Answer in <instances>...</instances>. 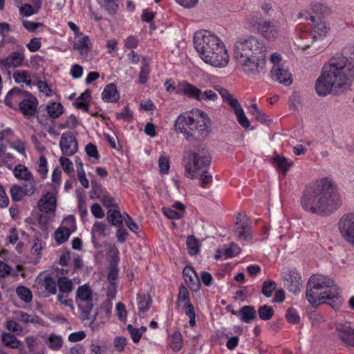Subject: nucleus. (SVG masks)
Instances as JSON below:
<instances>
[{"label":"nucleus","instance_id":"1","mask_svg":"<svg viewBox=\"0 0 354 354\" xmlns=\"http://www.w3.org/2000/svg\"><path fill=\"white\" fill-rule=\"evenodd\" d=\"M354 80V64L346 57L337 54L326 62L315 84L319 96L348 90Z\"/></svg>","mask_w":354,"mask_h":354},{"label":"nucleus","instance_id":"2","mask_svg":"<svg viewBox=\"0 0 354 354\" xmlns=\"http://www.w3.org/2000/svg\"><path fill=\"white\" fill-rule=\"evenodd\" d=\"M301 204L307 212L326 215L337 209L339 205V198L332 181L328 178H323L306 187Z\"/></svg>","mask_w":354,"mask_h":354},{"label":"nucleus","instance_id":"3","mask_svg":"<svg viewBox=\"0 0 354 354\" xmlns=\"http://www.w3.org/2000/svg\"><path fill=\"white\" fill-rule=\"evenodd\" d=\"M234 57L248 75H256L266 66V47L263 41L250 37L235 44Z\"/></svg>","mask_w":354,"mask_h":354},{"label":"nucleus","instance_id":"4","mask_svg":"<svg viewBox=\"0 0 354 354\" xmlns=\"http://www.w3.org/2000/svg\"><path fill=\"white\" fill-rule=\"evenodd\" d=\"M194 46L200 57L214 67H225L230 56L223 41L214 33L200 30L194 33Z\"/></svg>","mask_w":354,"mask_h":354},{"label":"nucleus","instance_id":"5","mask_svg":"<svg viewBox=\"0 0 354 354\" xmlns=\"http://www.w3.org/2000/svg\"><path fill=\"white\" fill-rule=\"evenodd\" d=\"M211 125L208 115L198 109L180 114L174 122L176 131L189 141L205 139L211 131Z\"/></svg>","mask_w":354,"mask_h":354},{"label":"nucleus","instance_id":"6","mask_svg":"<svg viewBox=\"0 0 354 354\" xmlns=\"http://www.w3.org/2000/svg\"><path fill=\"white\" fill-rule=\"evenodd\" d=\"M339 295L334 281L322 274L312 275L307 283L306 297L313 307H317L321 304L328 303Z\"/></svg>","mask_w":354,"mask_h":354},{"label":"nucleus","instance_id":"7","mask_svg":"<svg viewBox=\"0 0 354 354\" xmlns=\"http://www.w3.org/2000/svg\"><path fill=\"white\" fill-rule=\"evenodd\" d=\"M211 162L212 156L205 145L201 144L186 151L183 159L186 177L196 178L201 171L209 167Z\"/></svg>","mask_w":354,"mask_h":354},{"label":"nucleus","instance_id":"8","mask_svg":"<svg viewBox=\"0 0 354 354\" xmlns=\"http://www.w3.org/2000/svg\"><path fill=\"white\" fill-rule=\"evenodd\" d=\"M176 94L185 95L189 99L198 102H215L218 100V95L212 89H206L203 91L196 86L183 80L178 83V88Z\"/></svg>","mask_w":354,"mask_h":354},{"label":"nucleus","instance_id":"9","mask_svg":"<svg viewBox=\"0 0 354 354\" xmlns=\"http://www.w3.org/2000/svg\"><path fill=\"white\" fill-rule=\"evenodd\" d=\"M219 94L223 98V101L227 102L229 106L234 110L235 115H236L238 122L243 128H248L250 125V120L246 117L241 105L239 102L236 98H234L233 95L230 93L228 90L225 88H220L218 89Z\"/></svg>","mask_w":354,"mask_h":354},{"label":"nucleus","instance_id":"10","mask_svg":"<svg viewBox=\"0 0 354 354\" xmlns=\"http://www.w3.org/2000/svg\"><path fill=\"white\" fill-rule=\"evenodd\" d=\"M91 199H99L102 204L106 208H118L116 198L102 186L100 183L91 182V189L89 192Z\"/></svg>","mask_w":354,"mask_h":354},{"label":"nucleus","instance_id":"11","mask_svg":"<svg viewBox=\"0 0 354 354\" xmlns=\"http://www.w3.org/2000/svg\"><path fill=\"white\" fill-rule=\"evenodd\" d=\"M338 227L345 241L354 246V214L344 215L338 223Z\"/></svg>","mask_w":354,"mask_h":354},{"label":"nucleus","instance_id":"12","mask_svg":"<svg viewBox=\"0 0 354 354\" xmlns=\"http://www.w3.org/2000/svg\"><path fill=\"white\" fill-rule=\"evenodd\" d=\"M234 234L237 240L243 245H246L253 242V232L250 225H249L244 218L241 219L236 217V221L234 227Z\"/></svg>","mask_w":354,"mask_h":354},{"label":"nucleus","instance_id":"13","mask_svg":"<svg viewBox=\"0 0 354 354\" xmlns=\"http://www.w3.org/2000/svg\"><path fill=\"white\" fill-rule=\"evenodd\" d=\"M250 23L255 26L257 25V30L267 40H274L277 38L279 33L278 27L270 21H258L256 17L250 19Z\"/></svg>","mask_w":354,"mask_h":354},{"label":"nucleus","instance_id":"14","mask_svg":"<svg viewBox=\"0 0 354 354\" xmlns=\"http://www.w3.org/2000/svg\"><path fill=\"white\" fill-rule=\"evenodd\" d=\"M75 225V218L73 216L66 217L62 225L55 231V239L58 245L66 242L73 231Z\"/></svg>","mask_w":354,"mask_h":354},{"label":"nucleus","instance_id":"15","mask_svg":"<svg viewBox=\"0 0 354 354\" xmlns=\"http://www.w3.org/2000/svg\"><path fill=\"white\" fill-rule=\"evenodd\" d=\"M38 104L37 98L29 92L22 102H21L17 111H19L26 118H30L37 113Z\"/></svg>","mask_w":354,"mask_h":354},{"label":"nucleus","instance_id":"16","mask_svg":"<svg viewBox=\"0 0 354 354\" xmlns=\"http://www.w3.org/2000/svg\"><path fill=\"white\" fill-rule=\"evenodd\" d=\"M93 297V290L89 286L84 284L78 287L75 300L80 308H81L80 302H86V306L82 310V313L89 315L93 305L91 304Z\"/></svg>","mask_w":354,"mask_h":354},{"label":"nucleus","instance_id":"17","mask_svg":"<svg viewBox=\"0 0 354 354\" xmlns=\"http://www.w3.org/2000/svg\"><path fill=\"white\" fill-rule=\"evenodd\" d=\"M59 146L62 153L66 156L75 154L78 150L76 138L71 131L65 132L62 135Z\"/></svg>","mask_w":354,"mask_h":354},{"label":"nucleus","instance_id":"18","mask_svg":"<svg viewBox=\"0 0 354 354\" xmlns=\"http://www.w3.org/2000/svg\"><path fill=\"white\" fill-rule=\"evenodd\" d=\"M37 286L39 289L43 290L44 297H47L55 295L57 292V283L53 277L49 274H40L37 278Z\"/></svg>","mask_w":354,"mask_h":354},{"label":"nucleus","instance_id":"19","mask_svg":"<svg viewBox=\"0 0 354 354\" xmlns=\"http://www.w3.org/2000/svg\"><path fill=\"white\" fill-rule=\"evenodd\" d=\"M29 92L21 88L15 87L7 93L5 97V104L8 107L17 110L21 102L26 97Z\"/></svg>","mask_w":354,"mask_h":354},{"label":"nucleus","instance_id":"20","mask_svg":"<svg viewBox=\"0 0 354 354\" xmlns=\"http://www.w3.org/2000/svg\"><path fill=\"white\" fill-rule=\"evenodd\" d=\"M281 60V55L279 53H274L270 57V61L274 64L271 70V77L274 81H278L287 85L288 82V73L286 70L281 69L278 66L280 61Z\"/></svg>","mask_w":354,"mask_h":354},{"label":"nucleus","instance_id":"21","mask_svg":"<svg viewBox=\"0 0 354 354\" xmlns=\"http://www.w3.org/2000/svg\"><path fill=\"white\" fill-rule=\"evenodd\" d=\"M24 51V48L21 47L17 51L11 52L6 57L1 59V64L6 68L21 66L25 59Z\"/></svg>","mask_w":354,"mask_h":354},{"label":"nucleus","instance_id":"22","mask_svg":"<svg viewBox=\"0 0 354 354\" xmlns=\"http://www.w3.org/2000/svg\"><path fill=\"white\" fill-rule=\"evenodd\" d=\"M185 283L192 292H198L201 288V283L196 272L191 266H186L183 270Z\"/></svg>","mask_w":354,"mask_h":354},{"label":"nucleus","instance_id":"23","mask_svg":"<svg viewBox=\"0 0 354 354\" xmlns=\"http://www.w3.org/2000/svg\"><path fill=\"white\" fill-rule=\"evenodd\" d=\"M38 207L42 212H55L57 207V200L55 195L51 192H47L38 201Z\"/></svg>","mask_w":354,"mask_h":354},{"label":"nucleus","instance_id":"24","mask_svg":"<svg viewBox=\"0 0 354 354\" xmlns=\"http://www.w3.org/2000/svg\"><path fill=\"white\" fill-rule=\"evenodd\" d=\"M336 330L342 342L354 347V328L347 324H338L336 326Z\"/></svg>","mask_w":354,"mask_h":354},{"label":"nucleus","instance_id":"25","mask_svg":"<svg viewBox=\"0 0 354 354\" xmlns=\"http://www.w3.org/2000/svg\"><path fill=\"white\" fill-rule=\"evenodd\" d=\"M313 32L321 37H326L330 28L329 25L320 17L310 15L309 17Z\"/></svg>","mask_w":354,"mask_h":354},{"label":"nucleus","instance_id":"26","mask_svg":"<svg viewBox=\"0 0 354 354\" xmlns=\"http://www.w3.org/2000/svg\"><path fill=\"white\" fill-rule=\"evenodd\" d=\"M120 97L119 91L114 83H109L106 85L102 92V100L106 103H115Z\"/></svg>","mask_w":354,"mask_h":354},{"label":"nucleus","instance_id":"27","mask_svg":"<svg viewBox=\"0 0 354 354\" xmlns=\"http://www.w3.org/2000/svg\"><path fill=\"white\" fill-rule=\"evenodd\" d=\"M303 287L301 277L297 270L293 269L289 272V292L297 295Z\"/></svg>","mask_w":354,"mask_h":354},{"label":"nucleus","instance_id":"28","mask_svg":"<svg viewBox=\"0 0 354 354\" xmlns=\"http://www.w3.org/2000/svg\"><path fill=\"white\" fill-rule=\"evenodd\" d=\"M237 316L241 322L249 324L257 319V311L254 306L245 305L239 309Z\"/></svg>","mask_w":354,"mask_h":354},{"label":"nucleus","instance_id":"29","mask_svg":"<svg viewBox=\"0 0 354 354\" xmlns=\"http://www.w3.org/2000/svg\"><path fill=\"white\" fill-rule=\"evenodd\" d=\"M90 39L87 35H83L81 38L75 40L73 48L79 52L81 56L86 57L90 51Z\"/></svg>","mask_w":354,"mask_h":354},{"label":"nucleus","instance_id":"30","mask_svg":"<svg viewBox=\"0 0 354 354\" xmlns=\"http://www.w3.org/2000/svg\"><path fill=\"white\" fill-rule=\"evenodd\" d=\"M315 38V36H312L310 32L304 31L296 37L294 43L299 48L306 50L310 46Z\"/></svg>","mask_w":354,"mask_h":354},{"label":"nucleus","instance_id":"31","mask_svg":"<svg viewBox=\"0 0 354 354\" xmlns=\"http://www.w3.org/2000/svg\"><path fill=\"white\" fill-rule=\"evenodd\" d=\"M151 59L148 57H142L141 59L140 71L138 76V82L140 84H145L149 79L151 73Z\"/></svg>","mask_w":354,"mask_h":354},{"label":"nucleus","instance_id":"32","mask_svg":"<svg viewBox=\"0 0 354 354\" xmlns=\"http://www.w3.org/2000/svg\"><path fill=\"white\" fill-rule=\"evenodd\" d=\"M191 302L190 294L187 288L183 284L180 285L178 287V293L177 295L176 307L180 308L183 306H185V304H189Z\"/></svg>","mask_w":354,"mask_h":354},{"label":"nucleus","instance_id":"33","mask_svg":"<svg viewBox=\"0 0 354 354\" xmlns=\"http://www.w3.org/2000/svg\"><path fill=\"white\" fill-rule=\"evenodd\" d=\"M138 308L140 312L146 313L150 308L152 299L149 294L141 295L138 293L136 295Z\"/></svg>","mask_w":354,"mask_h":354},{"label":"nucleus","instance_id":"34","mask_svg":"<svg viewBox=\"0 0 354 354\" xmlns=\"http://www.w3.org/2000/svg\"><path fill=\"white\" fill-rule=\"evenodd\" d=\"M107 220L111 225L119 226L122 225L123 220L120 210L118 208L109 209L106 213Z\"/></svg>","mask_w":354,"mask_h":354},{"label":"nucleus","instance_id":"35","mask_svg":"<svg viewBox=\"0 0 354 354\" xmlns=\"http://www.w3.org/2000/svg\"><path fill=\"white\" fill-rule=\"evenodd\" d=\"M14 176L17 179H22L24 180H31L33 175L30 172L28 168L21 164L17 165L13 170Z\"/></svg>","mask_w":354,"mask_h":354},{"label":"nucleus","instance_id":"36","mask_svg":"<svg viewBox=\"0 0 354 354\" xmlns=\"http://www.w3.org/2000/svg\"><path fill=\"white\" fill-rule=\"evenodd\" d=\"M1 340L3 344L10 348H18L21 346V342L12 334L3 333Z\"/></svg>","mask_w":354,"mask_h":354},{"label":"nucleus","instance_id":"37","mask_svg":"<svg viewBox=\"0 0 354 354\" xmlns=\"http://www.w3.org/2000/svg\"><path fill=\"white\" fill-rule=\"evenodd\" d=\"M310 10L313 13L320 15H328L331 12L330 7L326 3L319 1L312 2Z\"/></svg>","mask_w":354,"mask_h":354},{"label":"nucleus","instance_id":"38","mask_svg":"<svg viewBox=\"0 0 354 354\" xmlns=\"http://www.w3.org/2000/svg\"><path fill=\"white\" fill-rule=\"evenodd\" d=\"M183 336L179 330H175L171 337L169 346L175 353L179 352L183 348Z\"/></svg>","mask_w":354,"mask_h":354},{"label":"nucleus","instance_id":"39","mask_svg":"<svg viewBox=\"0 0 354 354\" xmlns=\"http://www.w3.org/2000/svg\"><path fill=\"white\" fill-rule=\"evenodd\" d=\"M13 79L16 83H25L26 85H31L32 80L29 71L26 70L17 71L13 73Z\"/></svg>","mask_w":354,"mask_h":354},{"label":"nucleus","instance_id":"40","mask_svg":"<svg viewBox=\"0 0 354 354\" xmlns=\"http://www.w3.org/2000/svg\"><path fill=\"white\" fill-rule=\"evenodd\" d=\"M46 111L51 118L56 119L63 113V106L60 103L52 102L47 105Z\"/></svg>","mask_w":354,"mask_h":354},{"label":"nucleus","instance_id":"41","mask_svg":"<svg viewBox=\"0 0 354 354\" xmlns=\"http://www.w3.org/2000/svg\"><path fill=\"white\" fill-rule=\"evenodd\" d=\"M46 344L52 351H59L63 346V339L62 336L52 333L49 335Z\"/></svg>","mask_w":354,"mask_h":354},{"label":"nucleus","instance_id":"42","mask_svg":"<svg viewBox=\"0 0 354 354\" xmlns=\"http://www.w3.org/2000/svg\"><path fill=\"white\" fill-rule=\"evenodd\" d=\"M56 283L59 292L62 293H68L73 290V283L71 280L66 277H59Z\"/></svg>","mask_w":354,"mask_h":354},{"label":"nucleus","instance_id":"43","mask_svg":"<svg viewBox=\"0 0 354 354\" xmlns=\"http://www.w3.org/2000/svg\"><path fill=\"white\" fill-rule=\"evenodd\" d=\"M106 224L103 222L96 221L93 224L91 230L92 234V241H94L95 235L97 234L102 237L106 236L107 234L106 232Z\"/></svg>","mask_w":354,"mask_h":354},{"label":"nucleus","instance_id":"44","mask_svg":"<svg viewBox=\"0 0 354 354\" xmlns=\"http://www.w3.org/2000/svg\"><path fill=\"white\" fill-rule=\"evenodd\" d=\"M277 289V283L272 280H266L263 281L261 288V293L266 297H271L273 292Z\"/></svg>","mask_w":354,"mask_h":354},{"label":"nucleus","instance_id":"45","mask_svg":"<svg viewBox=\"0 0 354 354\" xmlns=\"http://www.w3.org/2000/svg\"><path fill=\"white\" fill-rule=\"evenodd\" d=\"M187 248L189 255H196L199 251L198 240L194 235L189 236L187 239Z\"/></svg>","mask_w":354,"mask_h":354},{"label":"nucleus","instance_id":"46","mask_svg":"<svg viewBox=\"0 0 354 354\" xmlns=\"http://www.w3.org/2000/svg\"><path fill=\"white\" fill-rule=\"evenodd\" d=\"M258 315L261 319L268 321L274 315V310L271 306L265 304L259 307Z\"/></svg>","mask_w":354,"mask_h":354},{"label":"nucleus","instance_id":"47","mask_svg":"<svg viewBox=\"0 0 354 354\" xmlns=\"http://www.w3.org/2000/svg\"><path fill=\"white\" fill-rule=\"evenodd\" d=\"M16 292L18 297L24 302L29 303L32 301V295L30 290L23 286H20L17 288Z\"/></svg>","mask_w":354,"mask_h":354},{"label":"nucleus","instance_id":"48","mask_svg":"<svg viewBox=\"0 0 354 354\" xmlns=\"http://www.w3.org/2000/svg\"><path fill=\"white\" fill-rule=\"evenodd\" d=\"M272 163L279 171H281L283 175L286 174L288 170V162L284 157L276 155L272 158Z\"/></svg>","mask_w":354,"mask_h":354},{"label":"nucleus","instance_id":"49","mask_svg":"<svg viewBox=\"0 0 354 354\" xmlns=\"http://www.w3.org/2000/svg\"><path fill=\"white\" fill-rule=\"evenodd\" d=\"M18 319L21 321L25 324L32 323V324H38L39 320L41 319L39 316L34 315L32 316L24 311H19L18 313Z\"/></svg>","mask_w":354,"mask_h":354},{"label":"nucleus","instance_id":"50","mask_svg":"<svg viewBox=\"0 0 354 354\" xmlns=\"http://www.w3.org/2000/svg\"><path fill=\"white\" fill-rule=\"evenodd\" d=\"M10 194L13 201H20L25 194L21 186L14 185L10 187Z\"/></svg>","mask_w":354,"mask_h":354},{"label":"nucleus","instance_id":"51","mask_svg":"<svg viewBox=\"0 0 354 354\" xmlns=\"http://www.w3.org/2000/svg\"><path fill=\"white\" fill-rule=\"evenodd\" d=\"M119 270L116 265H111L109 269L107 280L110 285H117Z\"/></svg>","mask_w":354,"mask_h":354},{"label":"nucleus","instance_id":"52","mask_svg":"<svg viewBox=\"0 0 354 354\" xmlns=\"http://www.w3.org/2000/svg\"><path fill=\"white\" fill-rule=\"evenodd\" d=\"M200 185L202 188H208L212 183V176L209 174L206 169L200 171Z\"/></svg>","mask_w":354,"mask_h":354},{"label":"nucleus","instance_id":"53","mask_svg":"<svg viewBox=\"0 0 354 354\" xmlns=\"http://www.w3.org/2000/svg\"><path fill=\"white\" fill-rule=\"evenodd\" d=\"M158 167L160 174H167L170 168L169 158L165 155H161L158 159Z\"/></svg>","mask_w":354,"mask_h":354},{"label":"nucleus","instance_id":"54","mask_svg":"<svg viewBox=\"0 0 354 354\" xmlns=\"http://www.w3.org/2000/svg\"><path fill=\"white\" fill-rule=\"evenodd\" d=\"M37 172L41 176L42 178L46 177L48 173V162L44 156H41L38 162Z\"/></svg>","mask_w":354,"mask_h":354},{"label":"nucleus","instance_id":"55","mask_svg":"<svg viewBox=\"0 0 354 354\" xmlns=\"http://www.w3.org/2000/svg\"><path fill=\"white\" fill-rule=\"evenodd\" d=\"M77 178L80 180L81 185L84 188H88L89 187V181L86 178L85 171L83 169V164L82 162H80L79 165L77 167Z\"/></svg>","mask_w":354,"mask_h":354},{"label":"nucleus","instance_id":"56","mask_svg":"<svg viewBox=\"0 0 354 354\" xmlns=\"http://www.w3.org/2000/svg\"><path fill=\"white\" fill-rule=\"evenodd\" d=\"M162 212L163 214L169 219L178 220L183 217V215L182 214H180L178 211H176V209H174L171 207H162Z\"/></svg>","mask_w":354,"mask_h":354},{"label":"nucleus","instance_id":"57","mask_svg":"<svg viewBox=\"0 0 354 354\" xmlns=\"http://www.w3.org/2000/svg\"><path fill=\"white\" fill-rule=\"evenodd\" d=\"M139 45V39L138 37L134 35H129L126 39L124 40V48L130 49L131 50L136 48Z\"/></svg>","mask_w":354,"mask_h":354},{"label":"nucleus","instance_id":"58","mask_svg":"<svg viewBox=\"0 0 354 354\" xmlns=\"http://www.w3.org/2000/svg\"><path fill=\"white\" fill-rule=\"evenodd\" d=\"M116 314L120 322H124L127 317V310L125 305L122 302H118L115 306Z\"/></svg>","mask_w":354,"mask_h":354},{"label":"nucleus","instance_id":"59","mask_svg":"<svg viewBox=\"0 0 354 354\" xmlns=\"http://www.w3.org/2000/svg\"><path fill=\"white\" fill-rule=\"evenodd\" d=\"M26 183L21 186L23 192L26 196H31L35 191V181L34 177L31 180H25Z\"/></svg>","mask_w":354,"mask_h":354},{"label":"nucleus","instance_id":"60","mask_svg":"<svg viewBox=\"0 0 354 354\" xmlns=\"http://www.w3.org/2000/svg\"><path fill=\"white\" fill-rule=\"evenodd\" d=\"M85 151L90 158H93L95 160H99L100 156L95 145L88 143L85 147Z\"/></svg>","mask_w":354,"mask_h":354},{"label":"nucleus","instance_id":"61","mask_svg":"<svg viewBox=\"0 0 354 354\" xmlns=\"http://www.w3.org/2000/svg\"><path fill=\"white\" fill-rule=\"evenodd\" d=\"M6 328L12 333L19 334L22 332L23 328L14 320H7L6 323Z\"/></svg>","mask_w":354,"mask_h":354},{"label":"nucleus","instance_id":"62","mask_svg":"<svg viewBox=\"0 0 354 354\" xmlns=\"http://www.w3.org/2000/svg\"><path fill=\"white\" fill-rule=\"evenodd\" d=\"M127 330L129 333L132 341L136 344L138 343L142 337V335L140 334L139 330H138L136 328H134L131 324L127 325Z\"/></svg>","mask_w":354,"mask_h":354},{"label":"nucleus","instance_id":"63","mask_svg":"<svg viewBox=\"0 0 354 354\" xmlns=\"http://www.w3.org/2000/svg\"><path fill=\"white\" fill-rule=\"evenodd\" d=\"M37 13L34 8L29 3H25L19 8V15L23 17H30Z\"/></svg>","mask_w":354,"mask_h":354},{"label":"nucleus","instance_id":"64","mask_svg":"<svg viewBox=\"0 0 354 354\" xmlns=\"http://www.w3.org/2000/svg\"><path fill=\"white\" fill-rule=\"evenodd\" d=\"M59 162L63 170L66 174H69L73 171V164L69 158L66 157H61L59 158Z\"/></svg>","mask_w":354,"mask_h":354}]
</instances>
